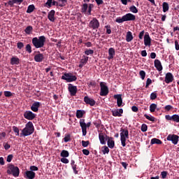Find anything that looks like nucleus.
<instances>
[{
  "label": "nucleus",
  "instance_id": "603ef678",
  "mask_svg": "<svg viewBox=\"0 0 179 179\" xmlns=\"http://www.w3.org/2000/svg\"><path fill=\"white\" fill-rule=\"evenodd\" d=\"M89 144H90V141H84V140L82 141V145H83V147L87 148L89 145Z\"/></svg>",
  "mask_w": 179,
  "mask_h": 179
},
{
  "label": "nucleus",
  "instance_id": "2eb2a0df",
  "mask_svg": "<svg viewBox=\"0 0 179 179\" xmlns=\"http://www.w3.org/2000/svg\"><path fill=\"white\" fill-rule=\"evenodd\" d=\"M36 177V173L34 171H27L24 173V178L27 179H34Z\"/></svg>",
  "mask_w": 179,
  "mask_h": 179
},
{
  "label": "nucleus",
  "instance_id": "6ab92c4d",
  "mask_svg": "<svg viewBox=\"0 0 179 179\" xmlns=\"http://www.w3.org/2000/svg\"><path fill=\"white\" fill-rule=\"evenodd\" d=\"M44 59V56L40 52H38V54L34 55V62H42Z\"/></svg>",
  "mask_w": 179,
  "mask_h": 179
},
{
  "label": "nucleus",
  "instance_id": "680f3d73",
  "mask_svg": "<svg viewBox=\"0 0 179 179\" xmlns=\"http://www.w3.org/2000/svg\"><path fill=\"white\" fill-rule=\"evenodd\" d=\"M144 34H145V30H143L142 31H141L138 34V38L140 40H142L143 38V36H144Z\"/></svg>",
  "mask_w": 179,
  "mask_h": 179
},
{
  "label": "nucleus",
  "instance_id": "13d9d810",
  "mask_svg": "<svg viewBox=\"0 0 179 179\" xmlns=\"http://www.w3.org/2000/svg\"><path fill=\"white\" fill-rule=\"evenodd\" d=\"M148 130V126L143 123V125L141 126V131L143 132H145Z\"/></svg>",
  "mask_w": 179,
  "mask_h": 179
},
{
  "label": "nucleus",
  "instance_id": "a211bd4d",
  "mask_svg": "<svg viewBox=\"0 0 179 179\" xmlns=\"http://www.w3.org/2000/svg\"><path fill=\"white\" fill-rule=\"evenodd\" d=\"M113 98L117 100V104L118 107L124 106V105H122L123 103H122V94H114Z\"/></svg>",
  "mask_w": 179,
  "mask_h": 179
},
{
  "label": "nucleus",
  "instance_id": "052dcab7",
  "mask_svg": "<svg viewBox=\"0 0 179 179\" xmlns=\"http://www.w3.org/2000/svg\"><path fill=\"white\" fill-rule=\"evenodd\" d=\"M157 97V95L156 94V92H152L150 94V99L151 100H155V99Z\"/></svg>",
  "mask_w": 179,
  "mask_h": 179
},
{
  "label": "nucleus",
  "instance_id": "bf43d9fd",
  "mask_svg": "<svg viewBox=\"0 0 179 179\" xmlns=\"http://www.w3.org/2000/svg\"><path fill=\"white\" fill-rule=\"evenodd\" d=\"M88 86L94 87L96 86V83L94 80H91L90 82H89Z\"/></svg>",
  "mask_w": 179,
  "mask_h": 179
},
{
  "label": "nucleus",
  "instance_id": "72a5a7b5",
  "mask_svg": "<svg viewBox=\"0 0 179 179\" xmlns=\"http://www.w3.org/2000/svg\"><path fill=\"white\" fill-rule=\"evenodd\" d=\"M88 4L84 3L81 8V12L85 14H87Z\"/></svg>",
  "mask_w": 179,
  "mask_h": 179
},
{
  "label": "nucleus",
  "instance_id": "473e14b6",
  "mask_svg": "<svg viewBox=\"0 0 179 179\" xmlns=\"http://www.w3.org/2000/svg\"><path fill=\"white\" fill-rule=\"evenodd\" d=\"M61 157H69V152L68 150H63L60 153Z\"/></svg>",
  "mask_w": 179,
  "mask_h": 179
},
{
  "label": "nucleus",
  "instance_id": "3c124183",
  "mask_svg": "<svg viewBox=\"0 0 179 179\" xmlns=\"http://www.w3.org/2000/svg\"><path fill=\"white\" fill-rule=\"evenodd\" d=\"M105 28L106 29V34H111V26L110 25H106Z\"/></svg>",
  "mask_w": 179,
  "mask_h": 179
},
{
  "label": "nucleus",
  "instance_id": "f3484780",
  "mask_svg": "<svg viewBox=\"0 0 179 179\" xmlns=\"http://www.w3.org/2000/svg\"><path fill=\"white\" fill-rule=\"evenodd\" d=\"M84 102L86 104H89V106H94L95 104L96 103V101L94 99H90L88 96H85L84 97Z\"/></svg>",
  "mask_w": 179,
  "mask_h": 179
},
{
  "label": "nucleus",
  "instance_id": "6e6d98bb",
  "mask_svg": "<svg viewBox=\"0 0 179 179\" xmlns=\"http://www.w3.org/2000/svg\"><path fill=\"white\" fill-rule=\"evenodd\" d=\"M152 84V80L151 78H148L146 81L145 88L148 89V87Z\"/></svg>",
  "mask_w": 179,
  "mask_h": 179
},
{
  "label": "nucleus",
  "instance_id": "e2e57ef3",
  "mask_svg": "<svg viewBox=\"0 0 179 179\" xmlns=\"http://www.w3.org/2000/svg\"><path fill=\"white\" fill-rule=\"evenodd\" d=\"M13 155H9L7 157L6 161H7L8 163H10L11 161L13 160Z\"/></svg>",
  "mask_w": 179,
  "mask_h": 179
},
{
  "label": "nucleus",
  "instance_id": "393cba45",
  "mask_svg": "<svg viewBox=\"0 0 179 179\" xmlns=\"http://www.w3.org/2000/svg\"><path fill=\"white\" fill-rule=\"evenodd\" d=\"M71 167L73 170L74 174L78 175V167L77 164H76L75 160H73V159L71 160Z\"/></svg>",
  "mask_w": 179,
  "mask_h": 179
},
{
  "label": "nucleus",
  "instance_id": "412c9836",
  "mask_svg": "<svg viewBox=\"0 0 179 179\" xmlns=\"http://www.w3.org/2000/svg\"><path fill=\"white\" fill-rule=\"evenodd\" d=\"M41 103L40 102H34L31 106V111L34 113H37L38 111V108L41 107Z\"/></svg>",
  "mask_w": 179,
  "mask_h": 179
},
{
  "label": "nucleus",
  "instance_id": "774afa93",
  "mask_svg": "<svg viewBox=\"0 0 179 179\" xmlns=\"http://www.w3.org/2000/svg\"><path fill=\"white\" fill-rule=\"evenodd\" d=\"M161 176H162V178H166V176H167V172L166 171L162 172Z\"/></svg>",
  "mask_w": 179,
  "mask_h": 179
},
{
  "label": "nucleus",
  "instance_id": "de8ad7c7",
  "mask_svg": "<svg viewBox=\"0 0 179 179\" xmlns=\"http://www.w3.org/2000/svg\"><path fill=\"white\" fill-rule=\"evenodd\" d=\"M13 130L15 132V134H16V136H19V135H20V130H19V129L16 126H13Z\"/></svg>",
  "mask_w": 179,
  "mask_h": 179
},
{
  "label": "nucleus",
  "instance_id": "c85d7f7f",
  "mask_svg": "<svg viewBox=\"0 0 179 179\" xmlns=\"http://www.w3.org/2000/svg\"><path fill=\"white\" fill-rule=\"evenodd\" d=\"M85 114V110H77L76 111V117L78 119H80L83 117V115Z\"/></svg>",
  "mask_w": 179,
  "mask_h": 179
},
{
  "label": "nucleus",
  "instance_id": "9d476101",
  "mask_svg": "<svg viewBox=\"0 0 179 179\" xmlns=\"http://www.w3.org/2000/svg\"><path fill=\"white\" fill-rule=\"evenodd\" d=\"M68 90H69V92L70 93L71 96H76V94L78 93V87L77 86H73V84L69 83Z\"/></svg>",
  "mask_w": 179,
  "mask_h": 179
},
{
  "label": "nucleus",
  "instance_id": "f257e3e1",
  "mask_svg": "<svg viewBox=\"0 0 179 179\" xmlns=\"http://www.w3.org/2000/svg\"><path fill=\"white\" fill-rule=\"evenodd\" d=\"M46 37L45 36L34 37L32 38V44L36 48H41L45 45Z\"/></svg>",
  "mask_w": 179,
  "mask_h": 179
},
{
  "label": "nucleus",
  "instance_id": "aec40b11",
  "mask_svg": "<svg viewBox=\"0 0 179 179\" xmlns=\"http://www.w3.org/2000/svg\"><path fill=\"white\" fill-rule=\"evenodd\" d=\"M106 138V140H108V146L109 148L113 149L115 147V141L113 140V138H110L107 135L105 136Z\"/></svg>",
  "mask_w": 179,
  "mask_h": 179
},
{
  "label": "nucleus",
  "instance_id": "0eeeda50",
  "mask_svg": "<svg viewBox=\"0 0 179 179\" xmlns=\"http://www.w3.org/2000/svg\"><path fill=\"white\" fill-rule=\"evenodd\" d=\"M99 85L101 87L99 95L101 96H107L109 93V89L107 87V83L105 82H101Z\"/></svg>",
  "mask_w": 179,
  "mask_h": 179
},
{
  "label": "nucleus",
  "instance_id": "ea45409f",
  "mask_svg": "<svg viewBox=\"0 0 179 179\" xmlns=\"http://www.w3.org/2000/svg\"><path fill=\"white\" fill-rule=\"evenodd\" d=\"M25 50L28 53H31L33 52L32 47H31V44L28 43V44L26 45Z\"/></svg>",
  "mask_w": 179,
  "mask_h": 179
},
{
  "label": "nucleus",
  "instance_id": "7c9ffc66",
  "mask_svg": "<svg viewBox=\"0 0 179 179\" xmlns=\"http://www.w3.org/2000/svg\"><path fill=\"white\" fill-rule=\"evenodd\" d=\"M150 143L152 145L153 144H158V145H160V144H162V140L160 139H158V138H154L151 140V142Z\"/></svg>",
  "mask_w": 179,
  "mask_h": 179
},
{
  "label": "nucleus",
  "instance_id": "a878e982",
  "mask_svg": "<svg viewBox=\"0 0 179 179\" xmlns=\"http://www.w3.org/2000/svg\"><path fill=\"white\" fill-rule=\"evenodd\" d=\"M108 53H109V56L108 57V59L109 60L112 59L114 58V57L115 56V50L113 48H110L108 50Z\"/></svg>",
  "mask_w": 179,
  "mask_h": 179
},
{
  "label": "nucleus",
  "instance_id": "c9c22d12",
  "mask_svg": "<svg viewBox=\"0 0 179 179\" xmlns=\"http://www.w3.org/2000/svg\"><path fill=\"white\" fill-rule=\"evenodd\" d=\"M35 6L34 4H31L29 6L27 10V13H33L34 10H35Z\"/></svg>",
  "mask_w": 179,
  "mask_h": 179
},
{
  "label": "nucleus",
  "instance_id": "6e6552de",
  "mask_svg": "<svg viewBox=\"0 0 179 179\" xmlns=\"http://www.w3.org/2000/svg\"><path fill=\"white\" fill-rule=\"evenodd\" d=\"M62 79L69 83L74 82L78 80V77L73 76L72 73H64V76H62Z\"/></svg>",
  "mask_w": 179,
  "mask_h": 179
},
{
  "label": "nucleus",
  "instance_id": "f704fd0d",
  "mask_svg": "<svg viewBox=\"0 0 179 179\" xmlns=\"http://www.w3.org/2000/svg\"><path fill=\"white\" fill-rule=\"evenodd\" d=\"M33 31V27L32 26H28L25 28L24 29V32L27 34H31Z\"/></svg>",
  "mask_w": 179,
  "mask_h": 179
},
{
  "label": "nucleus",
  "instance_id": "49530a36",
  "mask_svg": "<svg viewBox=\"0 0 179 179\" xmlns=\"http://www.w3.org/2000/svg\"><path fill=\"white\" fill-rule=\"evenodd\" d=\"M102 150L103 155L108 154L110 152V149L107 145H104Z\"/></svg>",
  "mask_w": 179,
  "mask_h": 179
},
{
  "label": "nucleus",
  "instance_id": "c03bdc74",
  "mask_svg": "<svg viewBox=\"0 0 179 179\" xmlns=\"http://www.w3.org/2000/svg\"><path fill=\"white\" fill-rule=\"evenodd\" d=\"M129 10L133 13H137L138 12L137 8L133 5L132 6L129 7Z\"/></svg>",
  "mask_w": 179,
  "mask_h": 179
},
{
  "label": "nucleus",
  "instance_id": "69168bd1",
  "mask_svg": "<svg viewBox=\"0 0 179 179\" xmlns=\"http://www.w3.org/2000/svg\"><path fill=\"white\" fill-rule=\"evenodd\" d=\"M6 137V132L0 133V141L3 140Z\"/></svg>",
  "mask_w": 179,
  "mask_h": 179
},
{
  "label": "nucleus",
  "instance_id": "a18cd8bd",
  "mask_svg": "<svg viewBox=\"0 0 179 179\" xmlns=\"http://www.w3.org/2000/svg\"><path fill=\"white\" fill-rule=\"evenodd\" d=\"M88 59H89L88 56H85V55H84V59H80V62H81L83 65H85V64H86L87 62H88Z\"/></svg>",
  "mask_w": 179,
  "mask_h": 179
},
{
  "label": "nucleus",
  "instance_id": "f03ea898",
  "mask_svg": "<svg viewBox=\"0 0 179 179\" xmlns=\"http://www.w3.org/2000/svg\"><path fill=\"white\" fill-rule=\"evenodd\" d=\"M34 131H35V128L33 125V122H28L25 124V128L22 129V134L24 136H29L32 135L34 134Z\"/></svg>",
  "mask_w": 179,
  "mask_h": 179
},
{
  "label": "nucleus",
  "instance_id": "4c0bfd02",
  "mask_svg": "<svg viewBox=\"0 0 179 179\" xmlns=\"http://www.w3.org/2000/svg\"><path fill=\"white\" fill-rule=\"evenodd\" d=\"M157 107V105L155 104V103H152L150 106V113H155L156 111V108Z\"/></svg>",
  "mask_w": 179,
  "mask_h": 179
},
{
  "label": "nucleus",
  "instance_id": "37998d69",
  "mask_svg": "<svg viewBox=\"0 0 179 179\" xmlns=\"http://www.w3.org/2000/svg\"><path fill=\"white\" fill-rule=\"evenodd\" d=\"M139 75H140L141 78L142 80H145V76H146V72L143 70H141V71H139Z\"/></svg>",
  "mask_w": 179,
  "mask_h": 179
},
{
  "label": "nucleus",
  "instance_id": "bb28decb",
  "mask_svg": "<svg viewBox=\"0 0 179 179\" xmlns=\"http://www.w3.org/2000/svg\"><path fill=\"white\" fill-rule=\"evenodd\" d=\"M20 62V59L17 56H15L10 59V63L12 65H18Z\"/></svg>",
  "mask_w": 179,
  "mask_h": 179
},
{
  "label": "nucleus",
  "instance_id": "c756f323",
  "mask_svg": "<svg viewBox=\"0 0 179 179\" xmlns=\"http://www.w3.org/2000/svg\"><path fill=\"white\" fill-rule=\"evenodd\" d=\"M133 39H134V36H132V33H131V31H129L127 33L126 41L127 42H131Z\"/></svg>",
  "mask_w": 179,
  "mask_h": 179
},
{
  "label": "nucleus",
  "instance_id": "4d7b16f0",
  "mask_svg": "<svg viewBox=\"0 0 179 179\" xmlns=\"http://www.w3.org/2000/svg\"><path fill=\"white\" fill-rule=\"evenodd\" d=\"M164 109L166 111L169 112L171 109H173V106L171 105H167L164 106Z\"/></svg>",
  "mask_w": 179,
  "mask_h": 179
},
{
  "label": "nucleus",
  "instance_id": "ddd939ff",
  "mask_svg": "<svg viewBox=\"0 0 179 179\" xmlns=\"http://www.w3.org/2000/svg\"><path fill=\"white\" fill-rule=\"evenodd\" d=\"M144 45L148 47L152 45V38L148 32H146L144 35Z\"/></svg>",
  "mask_w": 179,
  "mask_h": 179
},
{
  "label": "nucleus",
  "instance_id": "58836bf2",
  "mask_svg": "<svg viewBox=\"0 0 179 179\" xmlns=\"http://www.w3.org/2000/svg\"><path fill=\"white\" fill-rule=\"evenodd\" d=\"M59 7H64L67 3V0H58Z\"/></svg>",
  "mask_w": 179,
  "mask_h": 179
},
{
  "label": "nucleus",
  "instance_id": "0e129e2a",
  "mask_svg": "<svg viewBox=\"0 0 179 179\" xmlns=\"http://www.w3.org/2000/svg\"><path fill=\"white\" fill-rule=\"evenodd\" d=\"M29 169L31 171H38V169L37 166H31L29 167Z\"/></svg>",
  "mask_w": 179,
  "mask_h": 179
},
{
  "label": "nucleus",
  "instance_id": "cd10ccee",
  "mask_svg": "<svg viewBox=\"0 0 179 179\" xmlns=\"http://www.w3.org/2000/svg\"><path fill=\"white\" fill-rule=\"evenodd\" d=\"M99 140L101 144H103V145L106 144V137L104 136L103 133L99 134Z\"/></svg>",
  "mask_w": 179,
  "mask_h": 179
},
{
  "label": "nucleus",
  "instance_id": "2f4dec72",
  "mask_svg": "<svg viewBox=\"0 0 179 179\" xmlns=\"http://www.w3.org/2000/svg\"><path fill=\"white\" fill-rule=\"evenodd\" d=\"M162 7L164 13H166L169 10V5L167 2H163Z\"/></svg>",
  "mask_w": 179,
  "mask_h": 179
},
{
  "label": "nucleus",
  "instance_id": "b1692460",
  "mask_svg": "<svg viewBox=\"0 0 179 179\" xmlns=\"http://www.w3.org/2000/svg\"><path fill=\"white\" fill-rule=\"evenodd\" d=\"M52 6H59V2L55 1V0H48L45 3V6H47L48 8H50L52 7Z\"/></svg>",
  "mask_w": 179,
  "mask_h": 179
},
{
  "label": "nucleus",
  "instance_id": "338daca9",
  "mask_svg": "<svg viewBox=\"0 0 179 179\" xmlns=\"http://www.w3.org/2000/svg\"><path fill=\"white\" fill-rule=\"evenodd\" d=\"M83 153L85 155H89L90 152V150H87V149H84L83 150Z\"/></svg>",
  "mask_w": 179,
  "mask_h": 179
},
{
  "label": "nucleus",
  "instance_id": "423d86ee",
  "mask_svg": "<svg viewBox=\"0 0 179 179\" xmlns=\"http://www.w3.org/2000/svg\"><path fill=\"white\" fill-rule=\"evenodd\" d=\"M79 124H80V126L82 129L83 136H85L87 134V128H90L92 123L91 122H87V124H86L85 120L81 119L79 121Z\"/></svg>",
  "mask_w": 179,
  "mask_h": 179
},
{
  "label": "nucleus",
  "instance_id": "a19ab883",
  "mask_svg": "<svg viewBox=\"0 0 179 179\" xmlns=\"http://www.w3.org/2000/svg\"><path fill=\"white\" fill-rule=\"evenodd\" d=\"M144 117L147 119V120H150V121H152V122H155V117H153V116H150V115H147V114H145L144 115Z\"/></svg>",
  "mask_w": 179,
  "mask_h": 179
},
{
  "label": "nucleus",
  "instance_id": "20e7f679",
  "mask_svg": "<svg viewBox=\"0 0 179 179\" xmlns=\"http://www.w3.org/2000/svg\"><path fill=\"white\" fill-rule=\"evenodd\" d=\"M136 19V16L131 13H127L124 15L122 18L118 17L115 20V22L117 23H123L124 22L134 21Z\"/></svg>",
  "mask_w": 179,
  "mask_h": 179
},
{
  "label": "nucleus",
  "instance_id": "4be33fe9",
  "mask_svg": "<svg viewBox=\"0 0 179 179\" xmlns=\"http://www.w3.org/2000/svg\"><path fill=\"white\" fill-rule=\"evenodd\" d=\"M155 67L158 70L159 72H161L163 69V66L162 65V62L159 59H155L154 61Z\"/></svg>",
  "mask_w": 179,
  "mask_h": 179
},
{
  "label": "nucleus",
  "instance_id": "5701e85b",
  "mask_svg": "<svg viewBox=\"0 0 179 179\" xmlns=\"http://www.w3.org/2000/svg\"><path fill=\"white\" fill-rule=\"evenodd\" d=\"M48 18L49 19V20L52 22H54L55 20V10H51L49 13H48Z\"/></svg>",
  "mask_w": 179,
  "mask_h": 179
},
{
  "label": "nucleus",
  "instance_id": "4468645a",
  "mask_svg": "<svg viewBox=\"0 0 179 179\" xmlns=\"http://www.w3.org/2000/svg\"><path fill=\"white\" fill-rule=\"evenodd\" d=\"M124 113V110L122 108H120V109H113L111 110V113L113 115V117H122V115Z\"/></svg>",
  "mask_w": 179,
  "mask_h": 179
},
{
  "label": "nucleus",
  "instance_id": "39448f33",
  "mask_svg": "<svg viewBox=\"0 0 179 179\" xmlns=\"http://www.w3.org/2000/svg\"><path fill=\"white\" fill-rule=\"evenodd\" d=\"M8 168V174H12L14 177H18L20 176V169L17 166L13 165V164H9Z\"/></svg>",
  "mask_w": 179,
  "mask_h": 179
},
{
  "label": "nucleus",
  "instance_id": "f8f14e48",
  "mask_svg": "<svg viewBox=\"0 0 179 179\" xmlns=\"http://www.w3.org/2000/svg\"><path fill=\"white\" fill-rule=\"evenodd\" d=\"M36 117V115L31 110H27L24 113V118L28 120H33Z\"/></svg>",
  "mask_w": 179,
  "mask_h": 179
},
{
  "label": "nucleus",
  "instance_id": "79ce46f5",
  "mask_svg": "<svg viewBox=\"0 0 179 179\" xmlns=\"http://www.w3.org/2000/svg\"><path fill=\"white\" fill-rule=\"evenodd\" d=\"M85 55L89 56V55H92L94 53V50L92 49H87L85 50Z\"/></svg>",
  "mask_w": 179,
  "mask_h": 179
},
{
  "label": "nucleus",
  "instance_id": "09e8293b",
  "mask_svg": "<svg viewBox=\"0 0 179 179\" xmlns=\"http://www.w3.org/2000/svg\"><path fill=\"white\" fill-rule=\"evenodd\" d=\"M173 121L176 123H179V115H173Z\"/></svg>",
  "mask_w": 179,
  "mask_h": 179
},
{
  "label": "nucleus",
  "instance_id": "1a4fd4ad",
  "mask_svg": "<svg viewBox=\"0 0 179 179\" xmlns=\"http://www.w3.org/2000/svg\"><path fill=\"white\" fill-rule=\"evenodd\" d=\"M88 26L90 29H92L95 30V29H97L100 27V22L96 17H94L89 22Z\"/></svg>",
  "mask_w": 179,
  "mask_h": 179
},
{
  "label": "nucleus",
  "instance_id": "864d4df0",
  "mask_svg": "<svg viewBox=\"0 0 179 179\" xmlns=\"http://www.w3.org/2000/svg\"><path fill=\"white\" fill-rule=\"evenodd\" d=\"M4 96L6 97H10V96H13V93L11 92H9V91H5L4 92Z\"/></svg>",
  "mask_w": 179,
  "mask_h": 179
},
{
  "label": "nucleus",
  "instance_id": "5fc2aeb1",
  "mask_svg": "<svg viewBox=\"0 0 179 179\" xmlns=\"http://www.w3.org/2000/svg\"><path fill=\"white\" fill-rule=\"evenodd\" d=\"M60 161L62 162V163L65 164H67L69 163V160L67 159L66 157H62Z\"/></svg>",
  "mask_w": 179,
  "mask_h": 179
},
{
  "label": "nucleus",
  "instance_id": "e433bc0d",
  "mask_svg": "<svg viewBox=\"0 0 179 179\" xmlns=\"http://www.w3.org/2000/svg\"><path fill=\"white\" fill-rule=\"evenodd\" d=\"M64 141L65 143L71 141V136L70 134H65Z\"/></svg>",
  "mask_w": 179,
  "mask_h": 179
},
{
  "label": "nucleus",
  "instance_id": "dca6fc26",
  "mask_svg": "<svg viewBox=\"0 0 179 179\" xmlns=\"http://www.w3.org/2000/svg\"><path fill=\"white\" fill-rule=\"evenodd\" d=\"M173 80H174V77L171 72H168L166 73L164 81L166 84L171 83V82H173Z\"/></svg>",
  "mask_w": 179,
  "mask_h": 179
},
{
  "label": "nucleus",
  "instance_id": "8fccbe9b",
  "mask_svg": "<svg viewBox=\"0 0 179 179\" xmlns=\"http://www.w3.org/2000/svg\"><path fill=\"white\" fill-rule=\"evenodd\" d=\"M17 47L19 50H22V48L24 47V45L23 42H18L17 43Z\"/></svg>",
  "mask_w": 179,
  "mask_h": 179
},
{
  "label": "nucleus",
  "instance_id": "7ed1b4c3",
  "mask_svg": "<svg viewBox=\"0 0 179 179\" xmlns=\"http://www.w3.org/2000/svg\"><path fill=\"white\" fill-rule=\"evenodd\" d=\"M120 141L122 143V145L123 147H126L127 146V139H129V132L127 129V128H121L120 129Z\"/></svg>",
  "mask_w": 179,
  "mask_h": 179
},
{
  "label": "nucleus",
  "instance_id": "9b49d317",
  "mask_svg": "<svg viewBox=\"0 0 179 179\" xmlns=\"http://www.w3.org/2000/svg\"><path fill=\"white\" fill-rule=\"evenodd\" d=\"M166 140L168 141H171L174 145H176L179 141V136H176V134H169Z\"/></svg>",
  "mask_w": 179,
  "mask_h": 179
}]
</instances>
